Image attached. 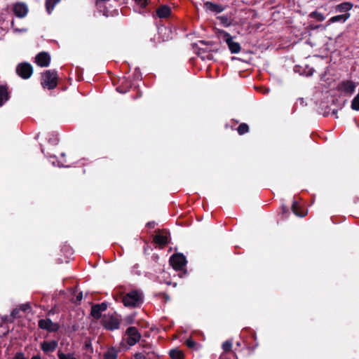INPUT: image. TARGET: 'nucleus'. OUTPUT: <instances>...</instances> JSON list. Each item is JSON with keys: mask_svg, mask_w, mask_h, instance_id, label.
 Returning a JSON list of instances; mask_svg holds the SVG:
<instances>
[{"mask_svg": "<svg viewBox=\"0 0 359 359\" xmlns=\"http://www.w3.org/2000/svg\"><path fill=\"white\" fill-rule=\"evenodd\" d=\"M13 359H27L22 352H17Z\"/></svg>", "mask_w": 359, "mask_h": 359, "instance_id": "33", "label": "nucleus"}, {"mask_svg": "<svg viewBox=\"0 0 359 359\" xmlns=\"http://www.w3.org/2000/svg\"><path fill=\"white\" fill-rule=\"evenodd\" d=\"M82 298H83L82 292H79V293L76 295V301H77V302H80V301H81Z\"/></svg>", "mask_w": 359, "mask_h": 359, "instance_id": "42", "label": "nucleus"}, {"mask_svg": "<svg viewBox=\"0 0 359 359\" xmlns=\"http://www.w3.org/2000/svg\"><path fill=\"white\" fill-rule=\"evenodd\" d=\"M349 17H350V13H348L341 14V15H338L336 16H333L328 20V24L337 22H344Z\"/></svg>", "mask_w": 359, "mask_h": 359, "instance_id": "17", "label": "nucleus"}, {"mask_svg": "<svg viewBox=\"0 0 359 359\" xmlns=\"http://www.w3.org/2000/svg\"><path fill=\"white\" fill-rule=\"evenodd\" d=\"M90 314L95 319L97 320L100 319L102 316L100 309L96 304L92 306Z\"/></svg>", "mask_w": 359, "mask_h": 359, "instance_id": "22", "label": "nucleus"}, {"mask_svg": "<svg viewBox=\"0 0 359 359\" xmlns=\"http://www.w3.org/2000/svg\"><path fill=\"white\" fill-rule=\"evenodd\" d=\"M128 335V344L130 346L135 345L140 340L141 334L135 327H130L126 332Z\"/></svg>", "mask_w": 359, "mask_h": 359, "instance_id": "8", "label": "nucleus"}, {"mask_svg": "<svg viewBox=\"0 0 359 359\" xmlns=\"http://www.w3.org/2000/svg\"><path fill=\"white\" fill-rule=\"evenodd\" d=\"M60 1V0H46L45 6L47 13L50 14L53 12L55 5Z\"/></svg>", "mask_w": 359, "mask_h": 359, "instance_id": "20", "label": "nucleus"}, {"mask_svg": "<svg viewBox=\"0 0 359 359\" xmlns=\"http://www.w3.org/2000/svg\"><path fill=\"white\" fill-rule=\"evenodd\" d=\"M11 26L13 27L14 26V20H12L11 22Z\"/></svg>", "mask_w": 359, "mask_h": 359, "instance_id": "46", "label": "nucleus"}, {"mask_svg": "<svg viewBox=\"0 0 359 359\" xmlns=\"http://www.w3.org/2000/svg\"><path fill=\"white\" fill-rule=\"evenodd\" d=\"M119 326H120V320L117 318L114 317V330L118 329Z\"/></svg>", "mask_w": 359, "mask_h": 359, "instance_id": "38", "label": "nucleus"}, {"mask_svg": "<svg viewBox=\"0 0 359 359\" xmlns=\"http://www.w3.org/2000/svg\"><path fill=\"white\" fill-rule=\"evenodd\" d=\"M116 355L114 353V358H113V359H116Z\"/></svg>", "mask_w": 359, "mask_h": 359, "instance_id": "49", "label": "nucleus"}, {"mask_svg": "<svg viewBox=\"0 0 359 359\" xmlns=\"http://www.w3.org/2000/svg\"><path fill=\"white\" fill-rule=\"evenodd\" d=\"M109 0H97L95 2L96 6L102 8V3H105L107 1H109Z\"/></svg>", "mask_w": 359, "mask_h": 359, "instance_id": "40", "label": "nucleus"}, {"mask_svg": "<svg viewBox=\"0 0 359 359\" xmlns=\"http://www.w3.org/2000/svg\"><path fill=\"white\" fill-rule=\"evenodd\" d=\"M135 1L142 8L146 7L148 4V0H135Z\"/></svg>", "mask_w": 359, "mask_h": 359, "instance_id": "35", "label": "nucleus"}, {"mask_svg": "<svg viewBox=\"0 0 359 359\" xmlns=\"http://www.w3.org/2000/svg\"><path fill=\"white\" fill-rule=\"evenodd\" d=\"M239 135H243L249 131V126L247 123H243L237 128Z\"/></svg>", "mask_w": 359, "mask_h": 359, "instance_id": "25", "label": "nucleus"}, {"mask_svg": "<svg viewBox=\"0 0 359 359\" xmlns=\"http://www.w3.org/2000/svg\"><path fill=\"white\" fill-rule=\"evenodd\" d=\"M292 211L298 217H304L306 215V211L302 209L296 201H294L292 205Z\"/></svg>", "mask_w": 359, "mask_h": 359, "instance_id": "19", "label": "nucleus"}, {"mask_svg": "<svg viewBox=\"0 0 359 359\" xmlns=\"http://www.w3.org/2000/svg\"><path fill=\"white\" fill-rule=\"evenodd\" d=\"M57 357H58V359H76L74 356V354L73 353H64L62 352H61L60 351H59L57 352Z\"/></svg>", "mask_w": 359, "mask_h": 359, "instance_id": "27", "label": "nucleus"}, {"mask_svg": "<svg viewBox=\"0 0 359 359\" xmlns=\"http://www.w3.org/2000/svg\"><path fill=\"white\" fill-rule=\"evenodd\" d=\"M353 8V4L350 2H343L335 6L337 12L343 13L350 11Z\"/></svg>", "mask_w": 359, "mask_h": 359, "instance_id": "18", "label": "nucleus"}, {"mask_svg": "<svg viewBox=\"0 0 359 359\" xmlns=\"http://www.w3.org/2000/svg\"><path fill=\"white\" fill-rule=\"evenodd\" d=\"M217 19L219 20L220 23L224 27H229L231 24V20L227 15L218 16Z\"/></svg>", "mask_w": 359, "mask_h": 359, "instance_id": "24", "label": "nucleus"}, {"mask_svg": "<svg viewBox=\"0 0 359 359\" xmlns=\"http://www.w3.org/2000/svg\"><path fill=\"white\" fill-rule=\"evenodd\" d=\"M104 359H112V348H109L104 355Z\"/></svg>", "mask_w": 359, "mask_h": 359, "instance_id": "34", "label": "nucleus"}, {"mask_svg": "<svg viewBox=\"0 0 359 359\" xmlns=\"http://www.w3.org/2000/svg\"><path fill=\"white\" fill-rule=\"evenodd\" d=\"M50 55L48 53L42 51L39 53L35 57L36 64L41 67H47L50 63Z\"/></svg>", "mask_w": 359, "mask_h": 359, "instance_id": "9", "label": "nucleus"}, {"mask_svg": "<svg viewBox=\"0 0 359 359\" xmlns=\"http://www.w3.org/2000/svg\"><path fill=\"white\" fill-rule=\"evenodd\" d=\"M61 156H62V157H65V153H62V154H61Z\"/></svg>", "mask_w": 359, "mask_h": 359, "instance_id": "47", "label": "nucleus"}, {"mask_svg": "<svg viewBox=\"0 0 359 359\" xmlns=\"http://www.w3.org/2000/svg\"><path fill=\"white\" fill-rule=\"evenodd\" d=\"M122 288V287H120L118 289V293L120 294L117 297L114 295V299L117 302H121L126 307L131 308L138 307L143 302V294L142 292L133 290L123 294L125 291L121 290Z\"/></svg>", "mask_w": 359, "mask_h": 359, "instance_id": "1", "label": "nucleus"}, {"mask_svg": "<svg viewBox=\"0 0 359 359\" xmlns=\"http://www.w3.org/2000/svg\"><path fill=\"white\" fill-rule=\"evenodd\" d=\"M58 342L56 340L43 341L40 344V348L46 354L54 352L57 348Z\"/></svg>", "mask_w": 359, "mask_h": 359, "instance_id": "11", "label": "nucleus"}, {"mask_svg": "<svg viewBox=\"0 0 359 359\" xmlns=\"http://www.w3.org/2000/svg\"><path fill=\"white\" fill-rule=\"evenodd\" d=\"M10 98L8 86L0 85V107H2Z\"/></svg>", "mask_w": 359, "mask_h": 359, "instance_id": "13", "label": "nucleus"}, {"mask_svg": "<svg viewBox=\"0 0 359 359\" xmlns=\"http://www.w3.org/2000/svg\"><path fill=\"white\" fill-rule=\"evenodd\" d=\"M232 348V343L229 341H226L222 344V348L225 352L230 351Z\"/></svg>", "mask_w": 359, "mask_h": 359, "instance_id": "31", "label": "nucleus"}, {"mask_svg": "<svg viewBox=\"0 0 359 359\" xmlns=\"http://www.w3.org/2000/svg\"><path fill=\"white\" fill-rule=\"evenodd\" d=\"M31 359H42L40 354L34 355Z\"/></svg>", "mask_w": 359, "mask_h": 359, "instance_id": "44", "label": "nucleus"}, {"mask_svg": "<svg viewBox=\"0 0 359 359\" xmlns=\"http://www.w3.org/2000/svg\"><path fill=\"white\" fill-rule=\"evenodd\" d=\"M170 356L172 359H184L183 353L176 349H173L170 351Z\"/></svg>", "mask_w": 359, "mask_h": 359, "instance_id": "23", "label": "nucleus"}, {"mask_svg": "<svg viewBox=\"0 0 359 359\" xmlns=\"http://www.w3.org/2000/svg\"><path fill=\"white\" fill-rule=\"evenodd\" d=\"M102 325L108 330H112V316H104L102 319Z\"/></svg>", "mask_w": 359, "mask_h": 359, "instance_id": "21", "label": "nucleus"}, {"mask_svg": "<svg viewBox=\"0 0 359 359\" xmlns=\"http://www.w3.org/2000/svg\"><path fill=\"white\" fill-rule=\"evenodd\" d=\"M154 241L158 245H165L168 242V233L165 232L164 234H156L154 238Z\"/></svg>", "mask_w": 359, "mask_h": 359, "instance_id": "16", "label": "nucleus"}, {"mask_svg": "<svg viewBox=\"0 0 359 359\" xmlns=\"http://www.w3.org/2000/svg\"><path fill=\"white\" fill-rule=\"evenodd\" d=\"M59 140L57 135H50L48 137V142L52 145H57L58 144Z\"/></svg>", "mask_w": 359, "mask_h": 359, "instance_id": "30", "label": "nucleus"}, {"mask_svg": "<svg viewBox=\"0 0 359 359\" xmlns=\"http://www.w3.org/2000/svg\"><path fill=\"white\" fill-rule=\"evenodd\" d=\"M58 75L55 69L45 71L41 75V85L43 88L53 90L57 85Z\"/></svg>", "mask_w": 359, "mask_h": 359, "instance_id": "2", "label": "nucleus"}, {"mask_svg": "<svg viewBox=\"0 0 359 359\" xmlns=\"http://www.w3.org/2000/svg\"><path fill=\"white\" fill-rule=\"evenodd\" d=\"M221 34L226 43L231 53H238L241 50V45L233 40V37L226 32L222 31Z\"/></svg>", "mask_w": 359, "mask_h": 359, "instance_id": "6", "label": "nucleus"}, {"mask_svg": "<svg viewBox=\"0 0 359 359\" xmlns=\"http://www.w3.org/2000/svg\"><path fill=\"white\" fill-rule=\"evenodd\" d=\"M187 260L185 257L180 253L172 255L170 258V264L175 270H182L185 266Z\"/></svg>", "mask_w": 359, "mask_h": 359, "instance_id": "4", "label": "nucleus"}, {"mask_svg": "<svg viewBox=\"0 0 359 359\" xmlns=\"http://www.w3.org/2000/svg\"><path fill=\"white\" fill-rule=\"evenodd\" d=\"M351 109L359 111V94H358L351 101Z\"/></svg>", "mask_w": 359, "mask_h": 359, "instance_id": "28", "label": "nucleus"}, {"mask_svg": "<svg viewBox=\"0 0 359 359\" xmlns=\"http://www.w3.org/2000/svg\"><path fill=\"white\" fill-rule=\"evenodd\" d=\"M135 359H147V356L144 353H137Z\"/></svg>", "mask_w": 359, "mask_h": 359, "instance_id": "36", "label": "nucleus"}, {"mask_svg": "<svg viewBox=\"0 0 359 359\" xmlns=\"http://www.w3.org/2000/svg\"><path fill=\"white\" fill-rule=\"evenodd\" d=\"M147 224L149 228H154L156 224L154 222H148Z\"/></svg>", "mask_w": 359, "mask_h": 359, "instance_id": "43", "label": "nucleus"}, {"mask_svg": "<svg viewBox=\"0 0 359 359\" xmlns=\"http://www.w3.org/2000/svg\"><path fill=\"white\" fill-rule=\"evenodd\" d=\"M165 299H166L167 300H168V299H169V297H168V295H165Z\"/></svg>", "mask_w": 359, "mask_h": 359, "instance_id": "48", "label": "nucleus"}, {"mask_svg": "<svg viewBox=\"0 0 359 359\" xmlns=\"http://www.w3.org/2000/svg\"><path fill=\"white\" fill-rule=\"evenodd\" d=\"M38 326L40 329L48 332H55L60 329V325L57 323H54L50 318L40 319Z\"/></svg>", "mask_w": 359, "mask_h": 359, "instance_id": "5", "label": "nucleus"}, {"mask_svg": "<svg viewBox=\"0 0 359 359\" xmlns=\"http://www.w3.org/2000/svg\"><path fill=\"white\" fill-rule=\"evenodd\" d=\"M339 92L345 95H351L355 89V84L352 81H343L337 87Z\"/></svg>", "mask_w": 359, "mask_h": 359, "instance_id": "7", "label": "nucleus"}, {"mask_svg": "<svg viewBox=\"0 0 359 359\" xmlns=\"http://www.w3.org/2000/svg\"><path fill=\"white\" fill-rule=\"evenodd\" d=\"M30 309V306L28 304H22L21 306V309L23 311H26L27 310L29 309Z\"/></svg>", "mask_w": 359, "mask_h": 359, "instance_id": "41", "label": "nucleus"}, {"mask_svg": "<svg viewBox=\"0 0 359 359\" xmlns=\"http://www.w3.org/2000/svg\"><path fill=\"white\" fill-rule=\"evenodd\" d=\"M309 17L315 19L316 20H317L318 22H322L325 20L324 15L322 13H318V11L312 12L309 15Z\"/></svg>", "mask_w": 359, "mask_h": 359, "instance_id": "26", "label": "nucleus"}, {"mask_svg": "<svg viewBox=\"0 0 359 359\" xmlns=\"http://www.w3.org/2000/svg\"><path fill=\"white\" fill-rule=\"evenodd\" d=\"M19 313H20V310L18 309H15L13 310V311L11 312V316L13 317V318H17V317H19Z\"/></svg>", "mask_w": 359, "mask_h": 359, "instance_id": "39", "label": "nucleus"}, {"mask_svg": "<svg viewBox=\"0 0 359 359\" xmlns=\"http://www.w3.org/2000/svg\"><path fill=\"white\" fill-rule=\"evenodd\" d=\"M90 347H91L90 343L86 342V344H85V348L88 349Z\"/></svg>", "mask_w": 359, "mask_h": 359, "instance_id": "45", "label": "nucleus"}, {"mask_svg": "<svg viewBox=\"0 0 359 359\" xmlns=\"http://www.w3.org/2000/svg\"><path fill=\"white\" fill-rule=\"evenodd\" d=\"M186 344L189 348H195L196 343L194 341H193L191 339H188L186 341Z\"/></svg>", "mask_w": 359, "mask_h": 359, "instance_id": "32", "label": "nucleus"}, {"mask_svg": "<svg viewBox=\"0 0 359 359\" xmlns=\"http://www.w3.org/2000/svg\"><path fill=\"white\" fill-rule=\"evenodd\" d=\"M28 7L26 4L17 2L13 6V12L19 18L25 17L28 13Z\"/></svg>", "mask_w": 359, "mask_h": 359, "instance_id": "10", "label": "nucleus"}, {"mask_svg": "<svg viewBox=\"0 0 359 359\" xmlns=\"http://www.w3.org/2000/svg\"><path fill=\"white\" fill-rule=\"evenodd\" d=\"M102 8L97 7L98 11L100 13H102L103 15H104L105 17L110 16L111 15L110 11L105 6V3H102Z\"/></svg>", "mask_w": 359, "mask_h": 359, "instance_id": "29", "label": "nucleus"}, {"mask_svg": "<svg viewBox=\"0 0 359 359\" xmlns=\"http://www.w3.org/2000/svg\"><path fill=\"white\" fill-rule=\"evenodd\" d=\"M97 306L100 309L101 312L105 311L107 309V304L106 302H102L101 304H97Z\"/></svg>", "mask_w": 359, "mask_h": 359, "instance_id": "37", "label": "nucleus"}, {"mask_svg": "<svg viewBox=\"0 0 359 359\" xmlns=\"http://www.w3.org/2000/svg\"><path fill=\"white\" fill-rule=\"evenodd\" d=\"M16 73L20 78L28 79L33 74V67L28 62H21L16 67Z\"/></svg>", "mask_w": 359, "mask_h": 359, "instance_id": "3", "label": "nucleus"}, {"mask_svg": "<svg viewBox=\"0 0 359 359\" xmlns=\"http://www.w3.org/2000/svg\"><path fill=\"white\" fill-rule=\"evenodd\" d=\"M203 7L206 11L214 13H220L226 8V7L222 4H215L211 1L205 2Z\"/></svg>", "mask_w": 359, "mask_h": 359, "instance_id": "12", "label": "nucleus"}, {"mask_svg": "<svg viewBox=\"0 0 359 359\" xmlns=\"http://www.w3.org/2000/svg\"><path fill=\"white\" fill-rule=\"evenodd\" d=\"M171 13L170 8L167 5H161L156 9V15L159 18H165Z\"/></svg>", "mask_w": 359, "mask_h": 359, "instance_id": "14", "label": "nucleus"}, {"mask_svg": "<svg viewBox=\"0 0 359 359\" xmlns=\"http://www.w3.org/2000/svg\"><path fill=\"white\" fill-rule=\"evenodd\" d=\"M140 345L143 348V351L142 353H144L147 356V359H153L155 356V353L152 350L151 345L147 344L144 340H142L140 342Z\"/></svg>", "mask_w": 359, "mask_h": 359, "instance_id": "15", "label": "nucleus"}]
</instances>
